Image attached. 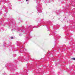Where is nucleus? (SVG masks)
<instances>
[{
  "mask_svg": "<svg viewBox=\"0 0 75 75\" xmlns=\"http://www.w3.org/2000/svg\"><path fill=\"white\" fill-rule=\"evenodd\" d=\"M71 60H75V58L74 57V58H71Z\"/></svg>",
  "mask_w": 75,
  "mask_h": 75,
  "instance_id": "f257e3e1",
  "label": "nucleus"
},
{
  "mask_svg": "<svg viewBox=\"0 0 75 75\" xmlns=\"http://www.w3.org/2000/svg\"><path fill=\"white\" fill-rule=\"evenodd\" d=\"M11 39H13V37H11Z\"/></svg>",
  "mask_w": 75,
  "mask_h": 75,
  "instance_id": "f03ea898",
  "label": "nucleus"
},
{
  "mask_svg": "<svg viewBox=\"0 0 75 75\" xmlns=\"http://www.w3.org/2000/svg\"><path fill=\"white\" fill-rule=\"evenodd\" d=\"M28 0H26V1H28Z\"/></svg>",
  "mask_w": 75,
  "mask_h": 75,
  "instance_id": "7ed1b4c3",
  "label": "nucleus"
}]
</instances>
